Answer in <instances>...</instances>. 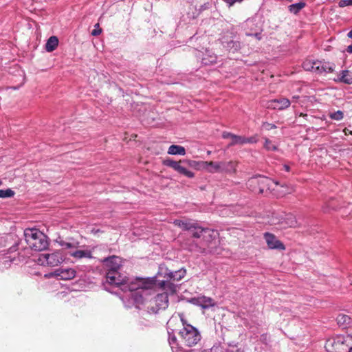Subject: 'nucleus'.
<instances>
[{
    "instance_id": "nucleus-1",
    "label": "nucleus",
    "mask_w": 352,
    "mask_h": 352,
    "mask_svg": "<svg viewBox=\"0 0 352 352\" xmlns=\"http://www.w3.org/2000/svg\"><path fill=\"white\" fill-rule=\"evenodd\" d=\"M177 322L182 324V327L179 329L178 338L175 335L169 336L168 342L172 348L184 350V347H192L201 340V334L199 331L192 326L187 324L184 320L177 317H172L168 322V325L171 327Z\"/></svg>"
},
{
    "instance_id": "nucleus-2",
    "label": "nucleus",
    "mask_w": 352,
    "mask_h": 352,
    "mask_svg": "<svg viewBox=\"0 0 352 352\" xmlns=\"http://www.w3.org/2000/svg\"><path fill=\"white\" fill-rule=\"evenodd\" d=\"M186 274L184 269L172 272L165 266H160L158 272V275L163 276L166 280H162L158 283V285L162 290L168 291L170 294H175L177 291V287L173 283L181 280Z\"/></svg>"
},
{
    "instance_id": "nucleus-3",
    "label": "nucleus",
    "mask_w": 352,
    "mask_h": 352,
    "mask_svg": "<svg viewBox=\"0 0 352 352\" xmlns=\"http://www.w3.org/2000/svg\"><path fill=\"white\" fill-rule=\"evenodd\" d=\"M157 286V280L153 278H138L135 281L131 282L129 285V289L134 292L133 297L136 302H142V292L148 290L154 289Z\"/></svg>"
},
{
    "instance_id": "nucleus-4",
    "label": "nucleus",
    "mask_w": 352,
    "mask_h": 352,
    "mask_svg": "<svg viewBox=\"0 0 352 352\" xmlns=\"http://www.w3.org/2000/svg\"><path fill=\"white\" fill-rule=\"evenodd\" d=\"M24 235L27 244L35 251L44 250L49 245L47 236L37 229L26 230Z\"/></svg>"
},
{
    "instance_id": "nucleus-5",
    "label": "nucleus",
    "mask_w": 352,
    "mask_h": 352,
    "mask_svg": "<svg viewBox=\"0 0 352 352\" xmlns=\"http://www.w3.org/2000/svg\"><path fill=\"white\" fill-rule=\"evenodd\" d=\"M352 337L347 336H338L329 339L325 344V348L328 352H347L349 347V341Z\"/></svg>"
},
{
    "instance_id": "nucleus-6",
    "label": "nucleus",
    "mask_w": 352,
    "mask_h": 352,
    "mask_svg": "<svg viewBox=\"0 0 352 352\" xmlns=\"http://www.w3.org/2000/svg\"><path fill=\"white\" fill-rule=\"evenodd\" d=\"M222 138L223 139L231 140L230 142L228 144V146H233L235 145H243L245 144H254L258 142L257 135H254L250 138H246L245 136L237 135L230 132L224 131L222 133Z\"/></svg>"
},
{
    "instance_id": "nucleus-7",
    "label": "nucleus",
    "mask_w": 352,
    "mask_h": 352,
    "mask_svg": "<svg viewBox=\"0 0 352 352\" xmlns=\"http://www.w3.org/2000/svg\"><path fill=\"white\" fill-rule=\"evenodd\" d=\"M271 180L266 177H255L248 180V185L254 192L263 194L269 189Z\"/></svg>"
},
{
    "instance_id": "nucleus-8",
    "label": "nucleus",
    "mask_w": 352,
    "mask_h": 352,
    "mask_svg": "<svg viewBox=\"0 0 352 352\" xmlns=\"http://www.w3.org/2000/svg\"><path fill=\"white\" fill-rule=\"evenodd\" d=\"M38 261L41 265L55 267L60 264L64 261V258L60 252H54L52 254H41Z\"/></svg>"
},
{
    "instance_id": "nucleus-9",
    "label": "nucleus",
    "mask_w": 352,
    "mask_h": 352,
    "mask_svg": "<svg viewBox=\"0 0 352 352\" xmlns=\"http://www.w3.org/2000/svg\"><path fill=\"white\" fill-rule=\"evenodd\" d=\"M158 294L151 302V310L157 313L161 309H165L168 306V291Z\"/></svg>"
},
{
    "instance_id": "nucleus-10",
    "label": "nucleus",
    "mask_w": 352,
    "mask_h": 352,
    "mask_svg": "<svg viewBox=\"0 0 352 352\" xmlns=\"http://www.w3.org/2000/svg\"><path fill=\"white\" fill-rule=\"evenodd\" d=\"M106 282L111 285L120 286L126 283V276L117 270H108L106 274Z\"/></svg>"
},
{
    "instance_id": "nucleus-11",
    "label": "nucleus",
    "mask_w": 352,
    "mask_h": 352,
    "mask_svg": "<svg viewBox=\"0 0 352 352\" xmlns=\"http://www.w3.org/2000/svg\"><path fill=\"white\" fill-rule=\"evenodd\" d=\"M274 224H279L282 228H297L299 226L296 217L292 214H284L280 216Z\"/></svg>"
},
{
    "instance_id": "nucleus-12",
    "label": "nucleus",
    "mask_w": 352,
    "mask_h": 352,
    "mask_svg": "<svg viewBox=\"0 0 352 352\" xmlns=\"http://www.w3.org/2000/svg\"><path fill=\"white\" fill-rule=\"evenodd\" d=\"M291 101L286 98H279L277 99L268 100L266 103V108L270 109L283 110L289 107Z\"/></svg>"
},
{
    "instance_id": "nucleus-13",
    "label": "nucleus",
    "mask_w": 352,
    "mask_h": 352,
    "mask_svg": "<svg viewBox=\"0 0 352 352\" xmlns=\"http://www.w3.org/2000/svg\"><path fill=\"white\" fill-rule=\"evenodd\" d=\"M264 239L266 241L267 247L270 249H274L278 250H285V245L277 239V237L270 232H265L264 234Z\"/></svg>"
},
{
    "instance_id": "nucleus-14",
    "label": "nucleus",
    "mask_w": 352,
    "mask_h": 352,
    "mask_svg": "<svg viewBox=\"0 0 352 352\" xmlns=\"http://www.w3.org/2000/svg\"><path fill=\"white\" fill-rule=\"evenodd\" d=\"M238 162L230 160L229 162H221V173H227L235 175Z\"/></svg>"
},
{
    "instance_id": "nucleus-15",
    "label": "nucleus",
    "mask_w": 352,
    "mask_h": 352,
    "mask_svg": "<svg viewBox=\"0 0 352 352\" xmlns=\"http://www.w3.org/2000/svg\"><path fill=\"white\" fill-rule=\"evenodd\" d=\"M201 166L210 173H221V162L202 161Z\"/></svg>"
},
{
    "instance_id": "nucleus-16",
    "label": "nucleus",
    "mask_w": 352,
    "mask_h": 352,
    "mask_svg": "<svg viewBox=\"0 0 352 352\" xmlns=\"http://www.w3.org/2000/svg\"><path fill=\"white\" fill-rule=\"evenodd\" d=\"M102 262L106 263L109 268L108 270L118 271L122 266L120 258L116 256L105 258L102 260Z\"/></svg>"
},
{
    "instance_id": "nucleus-17",
    "label": "nucleus",
    "mask_w": 352,
    "mask_h": 352,
    "mask_svg": "<svg viewBox=\"0 0 352 352\" xmlns=\"http://www.w3.org/2000/svg\"><path fill=\"white\" fill-rule=\"evenodd\" d=\"M55 275L62 280H71L76 276V271L72 268H59L56 270Z\"/></svg>"
},
{
    "instance_id": "nucleus-18",
    "label": "nucleus",
    "mask_w": 352,
    "mask_h": 352,
    "mask_svg": "<svg viewBox=\"0 0 352 352\" xmlns=\"http://www.w3.org/2000/svg\"><path fill=\"white\" fill-rule=\"evenodd\" d=\"M192 233V236L195 238L200 237H211L212 234H214V230H211L208 228H201V227L197 226V228H192L190 230Z\"/></svg>"
},
{
    "instance_id": "nucleus-19",
    "label": "nucleus",
    "mask_w": 352,
    "mask_h": 352,
    "mask_svg": "<svg viewBox=\"0 0 352 352\" xmlns=\"http://www.w3.org/2000/svg\"><path fill=\"white\" fill-rule=\"evenodd\" d=\"M336 320L338 324L343 328H346L352 324V318L346 314H339L337 316Z\"/></svg>"
},
{
    "instance_id": "nucleus-20",
    "label": "nucleus",
    "mask_w": 352,
    "mask_h": 352,
    "mask_svg": "<svg viewBox=\"0 0 352 352\" xmlns=\"http://www.w3.org/2000/svg\"><path fill=\"white\" fill-rule=\"evenodd\" d=\"M320 61L316 60L314 61L311 60H306L302 63L303 68L307 71H311L316 73H318V65H320Z\"/></svg>"
},
{
    "instance_id": "nucleus-21",
    "label": "nucleus",
    "mask_w": 352,
    "mask_h": 352,
    "mask_svg": "<svg viewBox=\"0 0 352 352\" xmlns=\"http://www.w3.org/2000/svg\"><path fill=\"white\" fill-rule=\"evenodd\" d=\"M174 224L185 230H190L192 228H197V224L190 221L175 220Z\"/></svg>"
},
{
    "instance_id": "nucleus-22",
    "label": "nucleus",
    "mask_w": 352,
    "mask_h": 352,
    "mask_svg": "<svg viewBox=\"0 0 352 352\" xmlns=\"http://www.w3.org/2000/svg\"><path fill=\"white\" fill-rule=\"evenodd\" d=\"M318 66V74L331 73L334 69V64L329 62L320 61Z\"/></svg>"
},
{
    "instance_id": "nucleus-23",
    "label": "nucleus",
    "mask_w": 352,
    "mask_h": 352,
    "mask_svg": "<svg viewBox=\"0 0 352 352\" xmlns=\"http://www.w3.org/2000/svg\"><path fill=\"white\" fill-rule=\"evenodd\" d=\"M58 45V38L55 36H50L45 44V50L48 52H52L57 47Z\"/></svg>"
},
{
    "instance_id": "nucleus-24",
    "label": "nucleus",
    "mask_w": 352,
    "mask_h": 352,
    "mask_svg": "<svg viewBox=\"0 0 352 352\" xmlns=\"http://www.w3.org/2000/svg\"><path fill=\"white\" fill-rule=\"evenodd\" d=\"M168 153L170 155H184L186 154V149L184 146L173 144L169 146Z\"/></svg>"
},
{
    "instance_id": "nucleus-25",
    "label": "nucleus",
    "mask_w": 352,
    "mask_h": 352,
    "mask_svg": "<svg viewBox=\"0 0 352 352\" xmlns=\"http://www.w3.org/2000/svg\"><path fill=\"white\" fill-rule=\"evenodd\" d=\"M339 80L346 84H352V72L348 70H344L340 74Z\"/></svg>"
},
{
    "instance_id": "nucleus-26",
    "label": "nucleus",
    "mask_w": 352,
    "mask_h": 352,
    "mask_svg": "<svg viewBox=\"0 0 352 352\" xmlns=\"http://www.w3.org/2000/svg\"><path fill=\"white\" fill-rule=\"evenodd\" d=\"M306 6V3L303 1H300L296 3L289 6L288 8L290 12L293 14H298L302 8Z\"/></svg>"
},
{
    "instance_id": "nucleus-27",
    "label": "nucleus",
    "mask_w": 352,
    "mask_h": 352,
    "mask_svg": "<svg viewBox=\"0 0 352 352\" xmlns=\"http://www.w3.org/2000/svg\"><path fill=\"white\" fill-rule=\"evenodd\" d=\"M71 255L73 257L81 258H91V253L90 251L87 250H76L74 252L72 253Z\"/></svg>"
},
{
    "instance_id": "nucleus-28",
    "label": "nucleus",
    "mask_w": 352,
    "mask_h": 352,
    "mask_svg": "<svg viewBox=\"0 0 352 352\" xmlns=\"http://www.w3.org/2000/svg\"><path fill=\"white\" fill-rule=\"evenodd\" d=\"M176 171L188 178H192L195 176L192 171L187 170L185 167L182 166L181 164L179 165Z\"/></svg>"
},
{
    "instance_id": "nucleus-29",
    "label": "nucleus",
    "mask_w": 352,
    "mask_h": 352,
    "mask_svg": "<svg viewBox=\"0 0 352 352\" xmlns=\"http://www.w3.org/2000/svg\"><path fill=\"white\" fill-rule=\"evenodd\" d=\"M329 117L331 120L340 121L344 118V113L340 110L334 112H330L329 113Z\"/></svg>"
},
{
    "instance_id": "nucleus-30",
    "label": "nucleus",
    "mask_w": 352,
    "mask_h": 352,
    "mask_svg": "<svg viewBox=\"0 0 352 352\" xmlns=\"http://www.w3.org/2000/svg\"><path fill=\"white\" fill-rule=\"evenodd\" d=\"M182 162V161H178V162H176V161H174V160H164V164L167 166H169L172 168H173L175 170H177L179 165Z\"/></svg>"
},
{
    "instance_id": "nucleus-31",
    "label": "nucleus",
    "mask_w": 352,
    "mask_h": 352,
    "mask_svg": "<svg viewBox=\"0 0 352 352\" xmlns=\"http://www.w3.org/2000/svg\"><path fill=\"white\" fill-rule=\"evenodd\" d=\"M230 51L234 52L240 47V44L238 42H234L232 40L227 42V45H225Z\"/></svg>"
},
{
    "instance_id": "nucleus-32",
    "label": "nucleus",
    "mask_w": 352,
    "mask_h": 352,
    "mask_svg": "<svg viewBox=\"0 0 352 352\" xmlns=\"http://www.w3.org/2000/svg\"><path fill=\"white\" fill-rule=\"evenodd\" d=\"M201 302L204 303L203 307L204 308L214 305V300L210 297H203L201 298Z\"/></svg>"
},
{
    "instance_id": "nucleus-33",
    "label": "nucleus",
    "mask_w": 352,
    "mask_h": 352,
    "mask_svg": "<svg viewBox=\"0 0 352 352\" xmlns=\"http://www.w3.org/2000/svg\"><path fill=\"white\" fill-rule=\"evenodd\" d=\"M14 195V191L10 189L0 190V198L12 197Z\"/></svg>"
},
{
    "instance_id": "nucleus-34",
    "label": "nucleus",
    "mask_w": 352,
    "mask_h": 352,
    "mask_svg": "<svg viewBox=\"0 0 352 352\" xmlns=\"http://www.w3.org/2000/svg\"><path fill=\"white\" fill-rule=\"evenodd\" d=\"M264 147L267 151H275L277 149L276 146L267 138L265 139Z\"/></svg>"
},
{
    "instance_id": "nucleus-35",
    "label": "nucleus",
    "mask_w": 352,
    "mask_h": 352,
    "mask_svg": "<svg viewBox=\"0 0 352 352\" xmlns=\"http://www.w3.org/2000/svg\"><path fill=\"white\" fill-rule=\"evenodd\" d=\"M184 162H186L190 166L194 167L197 169H202L201 166V162H196L193 160H186Z\"/></svg>"
},
{
    "instance_id": "nucleus-36",
    "label": "nucleus",
    "mask_w": 352,
    "mask_h": 352,
    "mask_svg": "<svg viewBox=\"0 0 352 352\" xmlns=\"http://www.w3.org/2000/svg\"><path fill=\"white\" fill-rule=\"evenodd\" d=\"M94 28H95L91 32V35H93V36H98V35H100L101 34V32H102V29L100 28L99 23H96L94 25Z\"/></svg>"
},
{
    "instance_id": "nucleus-37",
    "label": "nucleus",
    "mask_w": 352,
    "mask_h": 352,
    "mask_svg": "<svg viewBox=\"0 0 352 352\" xmlns=\"http://www.w3.org/2000/svg\"><path fill=\"white\" fill-rule=\"evenodd\" d=\"M347 6H352V1L351 0H341L339 2V6L341 8Z\"/></svg>"
},
{
    "instance_id": "nucleus-38",
    "label": "nucleus",
    "mask_w": 352,
    "mask_h": 352,
    "mask_svg": "<svg viewBox=\"0 0 352 352\" xmlns=\"http://www.w3.org/2000/svg\"><path fill=\"white\" fill-rule=\"evenodd\" d=\"M263 126L265 127L267 130H271L276 128V126L274 124L269 122H265L263 124Z\"/></svg>"
},
{
    "instance_id": "nucleus-39",
    "label": "nucleus",
    "mask_w": 352,
    "mask_h": 352,
    "mask_svg": "<svg viewBox=\"0 0 352 352\" xmlns=\"http://www.w3.org/2000/svg\"><path fill=\"white\" fill-rule=\"evenodd\" d=\"M60 245L62 246H65L66 248H72L76 247V245L73 243H67V242H65V241H61Z\"/></svg>"
},
{
    "instance_id": "nucleus-40",
    "label": "nucleus",
    "mask_w": 352,
    "mask_h": 352,
    "mask_svg": "<svg viewBox=\"0 0 352 352\" xmlns=\"http://www.w3.org/2000/svg\"><path fill=\"white\" fill-rule=\"evenodd\" d=\"M228 6L230 7L233 6L235 3H241L243 0H223Z\"/></svg>"
},
{
    "instance_id": "nucleus-41",
    "label": "nucleus",
    "mask_w": 352,
    "mask_h": 352,
    "mask_svg": "<svg viewBox=\"0 0 352 352\" xmlns=\"http://www.w3.org/2000/svg\"><path fill=\"white\" fill-rule=\"evenodd\" d=\"M213 234H212V236L211 237H203L204 239L208 243V247L209 248L210 247V243H211V241H212L213 239Z\"/></svg>"
},
{
    "instance_id": "nucleus-42",
    "label": "nucleus",
    "mask_w": 352,
    "mask_h": 352,
    "mask_svg": "<svg viewBox=\"0 0 352 352\" xmlns=\"http://www.w3.org/2000/svg\"><path fill=\"white\" fill-rule=\"evenodd\" d=\"M343 133H344L345 135H352V131L348 129L347 128H344L343 129Z\"/></svg>"
},
{
    "instance_id": "nucleus-43",
    "label": "nucleus",
    "mask_w": 352,
    "mask_h": 352,
    "mask_svg": "<svg viewBox=\"0 0 352 352\" xmlns=\"http://www.w3.org/2000/svg\"><path fill=\"white\" fill-rule=\"evenodd\" d=\"M55 274H56V270L54 272H51L47 274H45V277H46V278H51V277H54V276L58 277V276H56Z\"/></svg>"
},
{
    "instance_id": "nucleus-44",
    "label": "nucleus",
    "mask_w": 352,
    "mask_h": 352,
    "mask_svg": "<svg viewBox=\"0 0 352 352\" xmlns=\"http://www.w3.org/2000/svg\"><path fill=\"white\" fill-rule=\"evenodd\" d=\"M199 252L200 253H203V254H206V253H208V251H207V250H206L205 248H199Z\"/></svg>"
},
{
    "instance_id": "nucleus-45",
    "label": "nucleus",
    "mask_w": 352,
    "mask_h": 352,
    "mask_svg": "<svg viewBox=\"0 0 352 352\" xmlns=\"http://www.w3.org/2000/svg\"><path fill=\"white\" fill-rule=\"evenodd\" d=\"M346 51L349 53H352V45H350L347 47Z\"/></svg>"
},
{
    "instance_id": "nucleus-46",
    "label": "nucleus",
    "mask_w": 352,
    "mask_h": 352,
    "mask_svg": "<svg viewBox=\"0 0 352 352\" xmlns=\"http://www.w3.org/2000/svg\"><path fill=\"white\" fill-rule=\"evenodd\" d=\"M283 168L287 172H289L290 170V167L288 165H284Z\"/></svg>"
},
{
    "instance_id": "nucleus-47",
    "label": "nucleus",
    "mask_w": 352,
    "mask_h": 352,
    "mask_svg": "<svg viewBox=\"0 0 352 352\" xmlns=\"http://www.w3.org/2000/svg\"><path fill=\"white\" fill-rule=\"evenodd\" d=\"M299 116H300V117H303V118H307V114H306V113H300L299 114Z\"/></svg>"
},
{
    "instance_id": "nucleus-48",
    "label": "nucleus",
    "mask_w": 352,
    "mask_h": 352,
    "mask_svg": "<svg viewBox=\"0 0 352 352\" xmlns=\"http://www.w3.org/2000/svg\"><path fill=\"white\" fill-rule=\"evenodd\" d=\"M298 98H299L298 96H293V97H292V102H294V101L296 102V100H297Z\"/></svg>"
},
{
    "instance_id": "nucleus-49",
    "label": "nucleus",
    "mask_w": 352,
    "mask_h": 352,
    "mask_svg": "<svg viewBox=\"0 0 352 352\" xmlns=\"http://www.w3.org/2000/svg\"><path fill=\"white\" fill-rule=\"evenodd\" d=\"M348 36L352 38V30L348 33Z\"/></svg>"
},
{
    "instance_id": "nucleus-50",
    "label": "nucleus",
    "mask_w": 352,
    "mask_h": 352,
    "mask_svg": "<svg viewBox=\"0 0 352 352\" xmlns=\"http://www.w3.org/2000/svg\"><path fill=\"white\" fill-rule=\"evenodd\" d=\"M347 352H352V346H350L349 347V349L347 351Z\"/></svg>"
},
{
    "instance_id": "nucleus-51",
    "label": "nucleus",
    "mask_w": 352,
    "mask_h": 352,
    "mask_svg": "<svg viewBox=\"0 0 352 352\" xmlns=\"http://www.w3.org/2000/svg\"><path fill=\"white\" fill-rule=\"evenodd\" d=\"M137 137V135L136 134H133L131 135V138H135Z\"/></svg>"
},
{
    "instance_id": "nucleus-52",
    "label": "nucleus",
    "mask_w": 352,
    "mask_h": 352,
    "mask_svg": "<svg viewBox=\"0 0 352 352\" xmlns=\"http://www.w3.org/2000/svg\"><path fill=\"white\" fill-rule=\"evenodd\" d=\"M1 185V181L0 180V186Z\"/></svg>"
}]
</instances>
